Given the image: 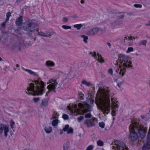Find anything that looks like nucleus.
<instances>
[{"instance_id":"obj_1","label":"nucleus","mask_w":150,"mask_h":150,"mask_svg":"<svg viewBox=\"0 0 150 150\" xmlns=\"http://www.w3.org/2000/svg\"><path fill=\"white\" fill-rule=\"evenodd\" d=\"M114 94L112 90L108 87L100 88L96 96L95 103L98 109H100L105 115L110 112V98L111 101L112 114L114 115L118 108V102L117 98L113 97Z\"/></svg>"},{"instance_id":"obj_2","label":"nucleus","mask_w":150,"mask_h":150,"mask_svg":"<svg viewBox=\"0 0 150 150\" xmlns=\"http://www.w3.org/2000/svg\"><path fill=\"white\" fill-rule=\"evenodd\" d=\"M128 56L124 54L120 55L118 60L121 64L119 65V68L116 70L115 75L118 78H120L125 74L127 69H133L132 62Z\"/></svg>"},{"instance_id":"obj_3","label":"nucleus","mask_w":150,"mask_h":150,"mask_svg":"<svg viewBox=\"0 0 150 150\" xmlns=\"http://www.w3.org/2000/svg\"><path fill=\"white\" fill-rule=\"evenodd\" d=\"M68 109L71 112L77 115L80 114L82 112L83 114L87 112H90L92 110V107L87 104H83L79 103L78 105L74 104L71 107L70 106H68Z\"/></svg>"},{"instance_id":"obj_4","label":"nucleus","mask_w":150,"mask_h":150,"mask_svg":"<svg viewBox=\"0 0 150 150\" xmlns=\"http://www.w3.org/2000/svg\"><path fill=\"white\" fill-rule=\"evenodd\" d=\"M131 129L137 132L139 137L143 139L146 136L147 128L142 125L138 120H134L130 125V129Z\"/></svg>"},{"instance_id":"obj_5","label":"nucleus","mask_w":150,"mask_h":150,"mask_svg":"<svg viewBox=\"0 0 150 150\" xmlns=\"http://www.w3.org/2000/svg\"><path fill=\"white\" fill-rule=\"evenodd\" d=\"M35 83L36 84H39L36 86V90H34V86L33 83H31L30 84L29 87H28L27 90L28 91V93L26 92L27 94H32L33 96L36 95H42L44 88V83L42 81L39 82V81H35Z\"/></svg>"},{"instance_id":"obj_6","label":"nucleus","mask_w":150,"mask_h":150,"mask_svg":"<svg viewBox=\"0 0 150 150\" xmlns=\"http://www.w3.org/2000/svg\"><path fill=\"white\" fill-rule=\"evenodd\" d=\"M37 26V24L34 22L33 21L29 20L25 21L22 25L21 28L27 31L32 32L34 30V29Z\"/></svg>"},{"instance_id":"obj_7","label":"nucleus","mask_w":150,"mask_h":150,"mask_svg":"<svg viewBox=\"0 0 150 150\" xmlns=\"http://www.w3.org/2000/svg\"><path fill=\"white\" fill-rule=\"evenodd\" d=\"M113 144L115 146L114 150H128L124 143L120 140H116L112 142Z\"/></svg>"},{"instance_id":"obj_8","label":"nucleus","mask_w":150,"mask_h":150,"mask_svg":"<svg viewBox=\"0 0 150 150\" xmlns=\"http://www.w3.org/2000/svg\"><path fill=\"white\" fill-rule=\"evenodd\" d=\"M98 123L97 118L93 117L90 119H87L84 121V124L88 127H91L95 126Z\"/></svg>"},{"instance_id":"obj_9","label":"nucleus","mask_w":150,"mask_h":150,"mask_svg":"<svg viewBox=\"0 0 150 150\" xmlns=\"http://www.w3.org/2000/svg\"><path fill=\"white\" fill-rule=\"evenodd\" d=\"M129 130L130 134L129 135V138L132 141H136L137 139L138 135L137 133V132L134 131L132 129H130V125L129 127Z\"/></svg>"},{"instance_id":"obj_10","label":"nucleus","mask_w":150,"mask_h":150,"mask_svg":"<svg viewBox=\"0 0 150 150\" xmlns=\"http://www.w3.org/2000/svg\"><path fill=\"white\" fill-rule=\"evenodd\" d=\"M90 54L91 55L92 57L96 59L98 62L100 63H103L105 62L104 60L101 55L98 53H96L95 52H90Z\"/></svg>"},{"instance_id":"obj_11","label":"nucleus","mask_w":150,"mask_h":150,"mask_svg":"<svg viewBox=\"0 0 150 150\" xmlns=\"http://www.w3.org/2000/svg\"><path fill=\"white\" fill-rule=\"evenodd\" d=\"M21 43L17 42L13 43L11 45V48L13 51L17 52L21 50Z\"/></svg>"},{"instance_id":"obj_12","label":"nucleus","mask_w":150,"mask_h":150,"mask_svg":"<svg viewBox=\"0 0 150 150\" xmlns=\"http://www.w3.org/2000/svg\"><path fill=\"white\" fill-rule=\"evenodd\" d=\"M4 130V135L5 137H7L8 134L7 133L8 132V128L7 126H4L2 124H0V135L1 134Z\"/></svg>"},{"instance_id":"obj_13","label":"nucleus","mask_w":150,"mask_h":150,"mask_svg":"<svg viewBox=\"0 0 150 150\" xmlns=\"http://www.w3.org/2000/svg\"><path fill=\"white\" fill-rule=\"evenodd\" d=\"M50 83L51 84L47 86V88L49 90H51L52 91H55V80H54L53 79H51L49 81Z\"/></svg>"},{"instance_id":"obj_14","label":"nucleus","mask_w":150,"mask_h":150,"mask_svg":"<svg viewBox=\"0 0 150 150\" xmlns=\"http://www.w3.org/2000/svg\"><path fill=\"white\" fill-rule=\"evenodd\" d=\"M99 30V29L98 28H94L88 31L87 34V35L89 36H92L96 34Z\"/></svg>"},{"instance_id":"obj_15","label":"nucleus","mask_w":150,"mask_h":150,"mask_svg":"<svg viewBox=\"0 0 150 150\" xmlns=\"http://www.w3.org/2000/svg\"><path fill=\"white\" fill-rule=\"evenodd\" d=\"M150 149V142H146L142 147V150H149Z\"/></svg>"},{"instance_id":"obj_16","label":"nucleus","mask_w":150,"mask_h":150,"mask_svg":"<svg viewBox=\"0 0 150 150\" xmlns=\"http://www.w3.org/2000/svg\"><path fill=\"white\" fill-rule=\"evenodd\" d=\"M53 33L52 32H48V33H47L46 35L42 32H38V35L46 37H50Z\"/></svg>"},{"instance_id":"obj_17","label":"nucleus","mask_w":150,"mask_h":150,"mask_svg":"<svg viewBox=\"0 0 150 150\" xmlns=\"http://www.w3.org/2000/svg\"><path fill=\"white\" fill-rule=\"evenodd\" d=\"M22 17L21 16L17 19L16 22V25L18 26L20 25L22 22Z\"/></svg>"},{"instance_id":"obj_18","label":"nucleus","mask_w":150,"mask_h":150,"mask_svg":"<svg viewBox=\"0 0 150 150\" xmlns=\"http://www.w3.org/2000/svg\"><path fill=\"white\" fill-rule=\"evenodd\" d=\"M48 99H44L42 100L41 105L42 107H46L47 105Z\"/></svg>"},{"instance_id":"obj_19","label":"nucleus","mask_w":150,"mask_h":150,"mask_svg":"<svg viewBox=\"0 0 150 150\" xmlns=\"http://www.w3.org/2000/svg\"><path fill=\"white\" fill-rule=\"evenodd\" d=\"M81 83L84 84L88 87H89L91 85V83L90 82H87L85 80H83L81 82Z\"/></svg>"},{"instance_id":"obj_20","label":"nucleus","mask_w":150,"mask_h":150,"mask_svg":"<svg viewBox=\"0 0 150 150\" xmlns=\"http://www.w3.org/2000/svg\"><path fill=\"white\" fill-rule=\"evenodd\" d=\"M44 130L47 133H50L52 130V127H45Z\"/></svg>"},{"instance_id":"obj_21","label":"nucleus","mask_w":150,"mask_h":150,"mask_svg":"<svg viewBox=\"0 0 150 150\" xmlns=\"http://www.w3.org/2000/svg\"><path fill=\"white\" fill-rule=\"evenodd\" d=\"M147 42V41L146 40H143L139 43L138 45L139 46L143 45L145 46L146 45Z\"/></svg>"},{"instance_id":"obj_22","label":"nucleus","mask_w":150,"mask_h":150,"mask_svg":"<svg viewBox=\"0 0 150 150\" xmlns=\"http://www.w3.org/2000/svg\"><path fill=\"white\" fill-rule=\"evenodd\" d=\"M46 64L47 66H53L54 65V64L52 61H48L46 62Z\"/></svg>"},{"instance_id":"obj_23","label":"nucleus","mask_w":150,"mask_h":150,"mask_svg":"<svg viewBox=\"0 0 150 150\" xmlns=\"http://www.w3.org/2000/svg\"><path fill=\"white\" fill-rule=\"evenodd\" d=\"M82 26L83 25L81 24L74 25V28H76L78 30H79Z\"/></svg>"},{"instance_id":"obj_24","label":"nucleus","mask_w":150,"mask_h":150,"mask_svg":"<svg viewBox=\"0 0 150 150\" xmlns=\"http://www.w3.org/2000/svg\"><path fill=\"white\" fill-rule=\"evenodd\" d=\"M81 37L83 39V41L84 42L86 43L87 42V40L88 39L87 36L84 35H81Z\"/></svg>"},{"instance_id":"obj_25","label":"nucleus","mask_w":150,"mask_h":150,"mask_svg":"<svg viewBox=\"0 0 150 150\" xmlns=\"http://www.w3.org/2000/svg\"><path fill=\"white\" fill-rule=\"evenodd\" d=\"M146 141L150 142V129H149L147 133Z\"/></svg>"},{"instance_id":"obj_26","label":"nucleus","mask_w":150,"mask_h":150,"mask_svg":"<svg viewBox=\"0 0 150 150\" xmlns=\"http://www.w3.org/2000/svg\"><path fill=\"white\" fill-rule=\"evenodd\" d=\"M97 144L98 146H102L103 145V142L100 140H99L97 142Z\"/></svg>"},{"instance_id":"obj_27","label":"nucleus","mask_w":150,"mask_h":150,"mask_svg":"<svg viewBox=\"0 0 150 150\" xmlns=\"http://www.w3.org/2000/svg\"><path fill=\"white\" fill-rule=\"evenodd\" d=\"M6 22H8L9 20V18L11 16V13L10 12H8L6 13Z\"/></svg>"},{"instance_id":"obj_28","label":"nucleus","mask_w":150,"mask_h":150,"mask_svg":"<svg viewBox=\"0 0 150 150\" xmlns=\"http://www.w3.org/2000/svg\"><path fill=\"white\" fill-rule=\"evenodd\" d=\"M91 115L90 112L87 113L85 115L84 117L86 118H90L91 117Z\"/></svg>"},{"instance_id":"obj_29","label":"nucleus","mask_w":150,"mask_h":150,"mask_svg":"<svg viewBox=\"0 0 150 150\" xmlns=\"http://www.w3.org/2000/svg\"><path fill=\"white\" fill-rule=\"evenodd\" d=\"M62 27L64 29L66 30L68 29H71V26L68 25H63L62 26Z\"/></svg>"},{"instance_id":"obj_30","label":"nucleus","mask_w":150,"mask_h":150,"mask_svg":"<svg viewBox=\"0 0 150 150\" xmlns=\"http://www.w3.org/2000/svg\"><path fill=\"white\" fill-rule=\"evenodd\" d=\"M73 132V129L71 127H70L69 128L67 131V133L69 134L70 133H72Z\"/></svg>"},{"instance_id":"obj_31","label":"nucleus","mask_w":150,"mask_h":150,"mask_svg":"<svg viewBox=\"0 0 150 150\" xmlns=\"http://www.w3.org/2000/svg\"><path fill=\"white\" fill-rule=\"evenodd\" d=\"M99 125L102 128H104L105 124L103 122H102L99 123Z\"/></svg>"},{"instance_id":"obj_32","label":"nucleus","mask_w":150,"mask_h":150,"mask_svg":"<svg viewBox=\"0 0 150 150\" xmlns=\"http://www.w3.org/2000/svg\"><path fill=\"white\" fill-rule=\"evenodd\" d=\"M69 128V126L68 125H66L64 128L63 129V130L64 131L66 132L68 130Z\"/></svg>"},{"instance_id":"obj_33","label":"nucleus","mask_w":150,"mask_h":150,"mask_svg":"<svg viewBox=\"0 0 150 150\" xmlns=\"http://www.w3.org/2000/svg\"><path fill=\"white\" fill-rule=\"evenodd\" d=\"M134 50L133 48L132 47H129L128 48L126 52L127 53H129L132 51H133Z\"/></svg>"},{"instance_id":"obj_34","label":"nucleus","mask_w":150,"mask_h":150,"mask_svg":"<svg viewBox=\"0 0 150 150\" xmlns=\"http://www.w3.org/2000/svg\"><path fill=\"white\" fill-rule=\"evenodd\" d=\"M62 118L64 120H68L69 118V116L67 114H64L62 115Z\"/></svg>"},{"instance_id":"obj_35","label":"nucleus","mask_w":150,"mask_h":150,"mask_svg":"<svg viewBox=\"0 0 150 150\" xmlns=\"http://www.w3.org/2000/svg\"><path fill=\"white\" fill-rule=\"evenodd\" d=\"M134 6L136 8H141L142 5L141 4H135L134 5Z\"/></svg>"},{"instance_id":"obj_36","label":"nucleus","mask_w":150,"mask_h":150,"mask_svg":"<svg viewBox=\"0 0 150 150\" xmlns=\"http://www.w3.org/2000/svg\"><path fill=\"white\" fill-rule=\"evenodd\" d=\"M15 124V122H13L12 120H11L10 122V124L11 127L12 129H13V125Z\"/></svg>"},{"instance_id":"obj_37","label":"nucleus","mask_w":150,"mask_h":150,"mask_svg":"<svg viewBox=\"0 0 150 150\" xmlns=\"http://www.w3.org/2000/svg\"><path fill=\"white\" fill-rule=\"evenodd\" d=\"M25 71H27L28 73H29L30 74H35V73L31 71L30 70H29L28 69H24Z\"/></svg>"},{"instance_id":"obj_38","label":"nucleus","mask_w":150,"mask_h":150,"mask_svg":"<svg viewBox=\"0 0 150 150\" xmlns=\"http://www.w3.org/2000/svg\"><path fill=\"white\" fill-rule=\"evenodd\" d=\"M93 146L91 145H89L86 148V150H92Z\"/></svg>"},{"instance_id":"obj_39","label":"nucleus","mask_w":150,"mask_h":150,"mask_svg":"<svg viewBox=\"0 0 150 150\" xmlns=\"http://www.w3.org/2000/svg\"><path fill=\"white\" fill-rule=\"evenodd\" d=\"M83 118L84 117L83 116H80L79 117H78L77 118L78 121L79 122H81L82 120H83Z\"/></svg>"},{"instance_id":"obj_40","label":"nucleus","mask_w":150,"mask_h":150,"mask_svg":"<svg viewBox=\"0 0 150 150\" xmlns=\"http://www.w3.org/2000/svg\"><path fill=\"white\" fill-rule=\"evenodd\" d=\"M79 97L81 99H83L84 98V95L82 93H81L79 94Z\"/></svg>"},{"instance_id":"obj_41","label":"nucleus","mask_w":150,"mask_h":150,"mask_svg":"<svg viewBox=\"0 0 150 150\" xmlns=\"http://www.w3.org/2000/svg\"><path fill=\"white\" fill-rule=\"evenodd\" d=\"M52 125L53 126H55L56 125V119H54L53 120L52 122Z\"/></svg>"},{"instance_id":"obj_42","label":"nucleus","mask_w":150,"mask_h":150,"mask_svg":"<svg viewBox=\"0 0 150 150\" xmlns=\"http://www.w3.org/2000/svg\"><path fill=\"white\" fill-rule=\"evenodd\" d=\"M33 100L35 103H36L39 101V98H34Z\"/></svg>"},{"instance_id":"obj_43","label":"nucleus","mask_w":150,"mask_h":150,"mask_svg":"<svg viewBox=\"0 0 150 150\" xmlns=\"http://www.w3.org/2000/svg\"><path fill=\"white\" fill-rule=\"evenodd\" d=\"M146 117L148 119L150 118V110H149V112L146 114Z\"/></svg>"},{"instance_id":"obj_44","label":"nucleus","mask_w":150,"mask_h":150,"mask_svg":"<svg viewBox=\"0 0 150 150\" xmlns=\"http://www.w3.org/2000/svg\"><path fill=\"white\" fill-rule=\"evenodd\" d=\"M117 17L119 19H122L124 17V15H117Z\"/></svg>"},{"instance_id":"obj_45","label":"nucleus","mask_w":150,"mask_h":150,"mask_svg":"<svg viewBox=\"0 0 150 150\" xmlns=\"http://www.w3.org/2000/svg\"><path fill=\"white\" fill-rule=\"evenodd\" d=\"M108 72L109 73L111 74V75H112L113 74V71L112 69H109L108 70Z\"/></svg>"},{"instance_id":"obj_46","label":"nucleus","mask_w":150,"mask_h":150,"mask_svg":"<svg viewBox=\"0 0 150 150\" xmlns=\"http://www.w3.org/2000/svg\"><path fill=\"white\" fill-rule=\"evenodd\" d=\"M68 21L67 18L66 17H64L63 19V22L65 23L67 22Z\"/></svg>"},{"instance_id":"obj_47","label":"nucleus","mask_w":150,"mask_h":150,"mask_svg":"<svg viewBox=\"0 0 150 150\" xmlns=\"http://www.w3.org/2000/svg\"><path fill=\"white\" fill-rule=\"evenodd\" d=\"M7 22H6V20H5L4 22H3V23H1V26H2V27H3V28H4V27H5V25L6 23Z\"/></svg>"},{"instance_id":"obj_48","label":"nucleus","mask_w":150,"mask_h":150,"mask_svg":"<svg viewBox=\"0 0 150 150\" xmlns=\"http://www.w3.org/2000/svg\"><path fill=\"white\" fill-rule=\"evenodd\" d=\"M68 146L67 145L64 146L63 150H68Z\"/></svg>"},{"instance_id":"obj_49","label":"nucleus","mask_w":150,"mask_h":150,"mask_svg":"<svg viewBox=\"0 0 150 150\" xmlns=\"http://www.w3.org/2000/svg\"><path fill=\"white\" fill-rule=\"evenodd\" d=\"M129 40H131L133 39H135V38H133L132 36H130L128 38Z\"/></svg>"},{"instance_id":"obj_50","label":"nucleus","mask_w":150,"mask_h":150,"mask_svg":"<svg viewBox=\"0 0 150 150\" xmlns=\"http://www.w3.org/2000/svg\"><path fill=\"white\" fill-rule=\"evenodd\" d=\"M122 83V82H120V83H119L117 85L118 87L119 88H120L121 87V86Z\"/></svg>"},{"instance_id":"obj_51","label":"nucleus","mask_w":150,"mask_h":150,"mask_svg":"<svg viewBox=\"0 0 150 150\" xmlns=\"http://www.w3.org/2000/svg\"><path fill=\"white\" fill-rule=\"evenodd\" d=\"M58 74L59 75H60L61 74H63V72L60 71H59L57 72Z\"/></svg>"},{"instance_id":"obj_52","label":"nucleus","mask_w":150,"mask_h":150,"mask_svg":"<svg viewBox=\"0 0 150 150\" xmlns=\"http://www.w3.org/2000/svg\"><path fill=\"white\" fill-rule=\"evenodd\" d=\"M56 115L55 114V113H54V114L52 116V118L53 119L55 118H56Z\"/></svg>"},{"instance_id":"obj_53","label":"nucleus","mask_w":150,"mask_h":150,"mask_svg":"<svg viewBox=\"0 0 150 150\" xmlns=\"http://www.w3.org/2000/svg\"><path fill=\"white\" fill-rule=\"evenodd\" d=\"M107 44L108 45V46L110 47H110L111 46V44L109 42H108L107 43Z\"/></svg>"},{"instance_id":"obj_54","label":"nucleus","mask_w":150,"mask_h":150,"mask_svg":"<svg viewBox=\"0 0 150 150\" xmlns=\"http://www.w3.org/2000/svg\"><path fill=\"white\" fill-rule=\"evenodd\" d=\"M124 42H125V40H127L128 39L127 37H125L124 38Z\"/></svg>"},{"instance_id":"obj_55","label":"nucleus","mask_w":150,"mask_h":150,"mask_svg":"<svg viewBox=\"0 0 150 150\" xmlns=\"http://www.w3.org/2000/svg\"><path fill=\"white\" fill-rule=\"evenodd\" d=\"M81 4H84V1L83 0H81Z\"/></svg>"},{"instance_id":"obj_56","label":"nucleus","mask_w":150,"mask_h":150,"mask_svg":"<svg viewBox=\"0 0 150 150\" xmlns=\"http://www.w3.org/2000/svg\"><path fill=\"white\" fill-rule=\"evenodd\" d=\"M146 25H147V26H150V21H149V23L148 24H146Z\"/></svg>"},{"instance_id":"obj_57","label":"nucleus","mask_w":150,"mask_h":150,"mask_svg":"<svg viewBox=\"0 0 150 150\" xmlns=\"http://www.w3.org/2000/svg\"><path fill=\"white\" fill-rule=\"evenodd\" d=\"M94 102V100H92L91 101V104H93Z\"/></svg>"},{"instance_id":"obj_58","label":"nucleus","mask_w":150,"mask_h":150,"mask_svg":"<svg viewBox=\"0 0 150 150\" xmlns=\"http://www.w3.org/2000/svg\"><path fill=\"white\" fill-rule=\"evenodd\" d=\"M50 90H49L47 93H46V96H47V94L49 92H50Z\"/></svg>"},{"instance_id":"obj_59","label":"nucleus","mask_w":150,"mask_h":150,"mask_svg":"<svg viewBox=\"0 0 150 150\" xmlns=\"http://www.w3.org/2000/svg\"><path fill=\"white\" fill-rule=\"evenodd\" d=\"M141 117L142 118V119H144V118L145 117L144 115H142V116H141Z\"/></svg>"},{"instance_id":"obj_60","label":"nucleus","mask_w":150,"mask_h":150,"mask_svg":"<svg viewBox=\"0 0 150 150\" xmlns=\"http://www.w3.org/2000/svg\"><path fill=\"white\" fill-rule=\"evenodd\" d=\"M79 137H81V134H79Z\"/></svg>"},{"instance_id":"obj_61","label":"nucleus","mask_w":150,"mask_h":150,"mask_svg":"<svg viewBox=\"0 0 150 150\" xmlns=\"http://www.w3.org/2000/svg\"><path fill=\"white\" fill-rule=\"evenodd\" d=\"M63 132L62 131H61L60 133V134H62Z\"/></svg>"},{"instance_id":"obj_62","label":"nucleus","mask_w":150,"mask_h":150,"mask_svg":"<svg viewBox=\"0 0 150 150\" xmlns=\"http://www.w3.org/2000/svg\"><path fill=\"white\" fill-rule=\"evenodd\" d=\"M16 67H19V65L18 64H16Z\"/></svg>"},{"instance_id":"obj_63","label":"nucleus","mask_w":150,"mask_h":150,"mask_svg":"<svg viewBox=\"0 0 150 150\" xmlns=\"http://www.w3.org/2000/svg\"><path fill=\"white\" fill-rule=\"evenodd\" d=\"M58 122H59V120L57 119V124L58 123Z\"/></svg>"},{"instance_id":"obj_64","label":"nucleus","mask_w":150,"mask_h":150,"mask_svg":"<svg viewBox=\"0 0 150 150\" xmlns=\"http://www.w3.org/2000/svg\"><path fill=\"white\" fill-rule=\"evenodd\" d=\"M2 59L1 58V57H0V61H2Z\"/></svg>"}]
</instances>
